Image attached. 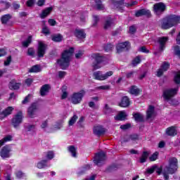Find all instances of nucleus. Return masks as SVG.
<instances>
[{
  "label": "nucleus",
  "instance_id": "1",
  "mask_svg": "<svg viewBox=\"0 0 180 180\" xmlns=\"http://www.w3.org/2000/svg\"><path fill=\"white\" fill-rule=\"evenodd\" d=\"M75 51V48L70 47L69 49H66L62 53L60 58L58 59L56 61L61 70H67V68L70 67L71 57H72V54H74Z\"/></svg>",
  "mask_w": 180,
  "mask_h": 180
},
{
  "label": "nucleus",
  "instance_id": "2",
  "mask_svg": "<svg viewBox=\"0 0 180 180\" xmlns=\"http://www.w3.org/2000/svg\"><path fill=\"white\" fill-rule=\"evenodd\" d=\"M179 23L180 16L170 14L162 19L161 27L164 30H167L171 29V27H174V26H176V25H179Z\"/></svg>",
  "mask_w": 180,
  "mask_h": 180
},
{
  "label": "nucleus",
  "instance_id": "3",
  "mask_svg": "<svg viewBox=\"0 0 180 180\" xmlns=\"http://www.w3.org/2000/svg\"><path fill=\"white\" fill-rule=\"evenodd\" d=\"M91 58L94 60L92 64L94 70H99V68H101L100 64H102V63H105V61L108 60L105 56H102L99 53H92Z\"/></svg>",
  "mask_w": 180,
  "mask_h": 180
},
{
  "label": "nucleus",
  "instance_id": "4",
  "mask_svg": "<svg viewBox=\"0 0 180 180\" xmlns=\"http://www.w3.org/2000/svg\"><path fill=\"white\" fill-rule=\"evenodd\" d=\"M167 173L170 175H173V174L178 171V159L175 157L170 158L169 159V165L165 167Z\"/></svg>",
  "mask_w": 180,
  "mask_h": 180
},
{
  "label": "nucleus",
  "instance_id": "5",
  "mask_svg": "<svg viewBox=\"0 0 180 180\" xmlns=\"http://www.w3.org/2000/svg\"><path fill=\"white\" fill-rule=\"evenodd\" d=\"M86 91L84 89H81L78 92H75L71 96V102L73 105H78L80 102H82V99L85 96Z\"/></svg>",
  "mask_w": 180,
  "mask_h": 180
},
{
  "label": "nucleus",
  "instance_id": "6",
  "mask_svg": "<svg viewBox=\"0 0 180 180\" xmlns=\"http://www.w3.org/2000/svg\"><path fill=\"white\" fill-rule=\"evenodd\" d=\"M23 122V112L18 111L16 115L11 119V124L14 129H18Z\"/></svg>",
  "mask_w": 180,
  "mask_h": 180
},
{
  "label": "nucleus",
  "instance_id": "7",
  "mask_svg": "<svg viewBox=\"0 0 180 180\" xmlns=\"http://www.w3.org/2000/svg\"><path fill=\"white\" fill-rule=\"evenodd\" d=\"M112 75H113L112 71H108L104 75H102L101 71L94 72L93 74L94 79H97V81H105V79H108V77H112Z\"/></svg>",
  "mask_w": 180,
  "mask_h": 180
},
{
  "label": "nucleus",
  "instance_id": "8",
  "mask_svg": "<svg viewBox=\"0 0 180 180\" xmlns=\"http://www.w3.org/2000/svg\"><path fill=\"white\" fill-rule=\"evenodd\" d=\"M106 160V154L103 152H98L95 154L94 162L98 167H101L103 162H105Z\"/></svg>",
  "mask_w": 180,
  "mask_h": 180
},
{
  "label": "nucleus",
  "instance_id": "9",
  "mask_svg": "<svg viewBox=\"0 0 180 180\" xmlns=\"http://www.w3.org/2000/svg\"><path fill=\"white\" fill-rule=\"evenodd\" d=\"M167 9V6L162 2L156 3L153 5V12L155 15H162Z\"/></svg>",
  "mask_w": 180,
  "mask_h": 180
},
{
  "label": "nucleus",
  "instance_id": "10",
  "mask_svg": "<svg viewBox=\"0 0 180 180\" xmlns=\"http://www.w3.org/2000/svg\"><path fill=\"white\" fill-rule=\"evenodd\" d=\"M131 47V45L129 41L120 43L116 46V50L117 54H120V53H123V51H129Z\"/></svg>",
  "mask_w": 180,
  "mask_h": 180
},
{
  "label": "nucleus",
  "instance_id": "11",
  "mask_svg": "<svg viewBox=\"0 0 180 180\" xmlns=\"http://www.w3.org/2000/svg\"><path fill=\"white\" fill-rule=\"evenodd\" d=\"M47 50V44L43 43L42 41H39L38 47L37 50V57L39 58H43L44 54H46V51Z\"/></svg>",
  "mask_w": 180,
  "mask_h": 180
},
{
  "label": "nucleus",
  "instance_id": "12",
  "mask_svg": "<svg viewBox=\"0 0 180 180\" xmlns=\"http://www.w3.org/2000/svg\"><path fill=\"white\" fill-rule=\"evenodd\" d=\"M178 94V89H167L163 91V98L165 101H169Z\"/></svg>",
  "mask_w": 180,
  "mask_h": 180
},
{
  "label": "nucleus",
  "instance_id": "13",
  "mask_svg": "<svg viewBox=\"0 0 180 180\" xmlns=\"http://www.w3.org/2000/svg\"><path fill=\"white\" fill-rule=\"evenodd\" d=\"M11 151H12V148H11V145L4 146L0 151V157H1V158H11Z\"/></svg>",
  "mask_w": 180,
  "mask_h": 180
},
{
  "label": "nucleus",
  "instance_id": "14",
  "mask_svg": "<svg viewBox=\"0 0 180 180\" xmlns=\"http://www.w3.org/2000/svg\"><path fill=\"white\" fill-rule=\"evenodd\" d=\"M37 107H38L37 103L34 102L28 108L27 113V116H29L31 119H33V117H34V115L36 114V112H37V109H38Z\"/></svg>",
  "mask_w": 180,
  "mask_h": 180
},
{
  "label": "nucleus",
  "instance_id": "15",
  "mask_svg": "<svg viewBox=\"0 0 180 180\" xmlns=\"http://www.w3.org/2000/svg\"><path fill=\"white\" fill-rule=\"evenodd\" d=\"M169 40L168 37H160L158 39L160 51H164L167 46V42Z\"/></svg>",
  "mask_w": 180,
  "mask_h": 180
},
{
  "label": "nucleus",
  "instance_id": "16",
  "mask_svg": "<svg viewBox=\"0 0 180 180\" xmlns=\"http://www.w3.org/2000/svg\"><path fill=\"white\" fill-rule=\"evenodd\" d=\"M136 18H140L141 16H146L147 18H151V11L146 8H141L135 12Z\"/></svg>",
  "mask_w": 180,
  "mask_h": 180
},
{
  "label": "nucleus",
  "instance_id": "17",
  "mask_svg": "<svg viewBox=\"0 0 180 180\" xmlns=\"http://www.w3.org/2000/svg\"><path fill=\"white\" fill-rule=\"evenodd\" d=\"M21 85L22 83L16 82V79H13L8 83V89L11 91H18V89H20Z\"/></svg>",
  "mask_w": 180,
  "mask_h": 180
},
{
  "label": "nucleus",
  "instance_id": "18",
  "mask_svg": "<svg viewBox=\"0 0 180 180\" xmlns=\"http://www.w3.org/2000/svg\"><path fill=\"white\" fill-rule=\"evenodd\" d=\"M74 36L79 39V40H82L86 39V33L84 30L75 29L74 31Z\"/></svg>",
  "mask_w": 180,
  "mask_h": 180
},
{
  "label": "nucleus",
  "instance_id": "19",
  "mask_svg": "<svg viewBox=\"0 0 180 180\" xmlns=\"http://www.w3.org/2000/svg\"><path fill=\"white\" fill-rule=\"evenodd\" d=\"M130 105V98L127 96H124L121 98V101L119 103L120 108H129Z\"/></svg>",
  "mask_w": 180,
  "mask_h": 180
},
{
  "label": "nucleus",
  "instance_id": "20",
  "mask_svg": "<svg viewBox=\"0 0 180 180\" xmlns=\"http://www.w3.org/2000/svg\"><path fill=\"white\" fill-rule=\"evenodd\" d=\"M106 131L105 130V128L102 127L101 126H96L94 127L93 129V133L96 136H98V137H101V136H103Z\"/></svg>",
  "mask_w": 180,
  "mask_h": 180
},
{
  "label": "nucleus",
  "instance_id": "21",
  "mask_svg": "<svg viewBox=\"0 0 180 180\" xmlns=\"http://www.w3.org/2000/svg\"><path fill=\"white\" fill-rule=\"evenodd\" d=\"M110 2L115 9L122 10L123 5H124V0H110Z\"/></svg>",
  "mask_w": 180,
  "mask_h": 180
},
{
  "label": "nucleus",
  "instance_id": "22",
  "mask_svg": "<svg viewBox=\"0 0 180 180\" xmlns=\"http://www.w3.org/2000/svg\"><path fill=\"white\" fill-rule=\"evenodd\" d=\"M50 89H51V86L49 84H44L39 91L41 96H46L49 92H50Z\"/></svg>",
  "mask_w": 180,
  "mask_h": 180
},
{
  "label": "nucleus",
  "instance_id": "23",
  "mask_svg": "<svg viewBox=\"0 0 180 180\" xmlns=\"http://www.w3.org/2000/svg\"><path fill=\"white\" fill-rule=\"evenodd\" d=\"M166 134L167 136H171L172 137H174L178 134V131H176V127L174 126H172L166 129Z\"/></svg>",
  "mask_w": 180,
  "mask_h": 180
},
{
  "label": "nucleus",
  "instance_id": "24",
  "mask_svg": "<svg viewBox=\"0 0 180 180\" xmlns=\"http://www.w3.org/2000/svg\"><path fill=\"white\" fill-rule=\"evenodd\" d=\"M112 25H113V18H112L110 16H108L104 22V30H108V29H110V27H112Z\"/></svg>",
  "mask_w": 180,
  "mask_h": 180
},
{
  "label": "nucleus",
  "instance_id": "25",
  "mask_svg": "<svg viewBox=\"0 0 180 180\" xmlns=\"http://www.w3.org/2000/svg\"><path fill=\"white\" fill-rule=\"evenodd\" d=\"M141 92H143V90L137 88V86L136 85L131 86L129 89V94L131 95H134L135 96H139Z\"/></svg>",
  "mask_w": 180,
  "mask_h": 180
},
{
  "label": "nucleus",
  "instance_id": "26",
  "mask_svg": "<svg viewBox=\"0 0 180 180\" xmlns=\"http://www.w3.org/2000/svg\"><path fill=\"white\" fill-rule=\"evenodd\" d=\"M53 12V7H47L44 10L42 11L41 15H40V18L41 19H46L49 15H50Z\"/></svg>",
  "mask_w": 180,
  "mask_h": 180
},
{
  "label": "nucleus",
  "instance_id": "27",
  "mask_svg": "<svg viewBox=\"0 0 180 180\" xmlns=\"http://www.w3.org/2000/svg\"><path fill=\"white\" fill-rule=\"evenodd\" d=\"M13 107L9 106L6 108L5 110L1 111V120L4 119V117H6L9 116V115H12V112H13Z\"/></svg>",
  "mask_w": 180,
  "mask_h": 180
},
{
  "label": "nucleus",
  "instance_id": "28",
  "mask_svg": "<svg viewBox=\"0 0 180 180\" xmlns=\"http://www.w3.org/2000/svg\"><path fill=\"white\" fill-rule=\"evenodd\" d=\"M133 117L136 123H143L144 122V116L139 112H134Z\"/></svg>",
  "mask_w": 180,
  "mask_h": 180
},
{
  "label": "nucleus",
  "instance_id": "29",
  "mask_svg": "<svg viewBox=\"0 0 180 180\" xmlns=\"http://www.w3.org/2000/svg\"><path fill=\"white\" fill-rule=\"evenodd\" d=\"M47 162H49V160H42L37 164V167L39 168V169H43V168H46L47 167H50V165H49Z\"/></svg>",
  "mask_w": 180,
  "mask_h": 180
},
{
  "label": "nucleus",
  "instance_id": "30",
  "mask_svg": "<svg viewBox=\"0 0 180 180\" xmlns=\"http://www.w3.org/2000/svg\"><path fill=\"white\" fill-rule=\"evenodd\" d=\"M51 37L52 41H54L55 43H60V41H63V39H64L61 34H56L51 35Z\"/></svg>",
  "mask_w": 180,
  "mask_h": 180
},
{
  "label": "nucleus",
  "instance_id": "31",
  "mask_svg": "<svg viewBox=\"0 0 180 180\" xmlns=\"http://www.w3.org/2000/svg\"><path fill=\"white\" fill-rule=\"evenodd\" d=\"M148 155H150V153H148V151H143L141 158H139V162L141 164H144V162H146L147 160L148 159Z\"/></svg>",
  "mask_w": 180,
  "mask_h": 180
},
{
  "label": "nucleus",
  "instance_id": "32",
  "mask_svg": "<svg viewBox=\"0 0 180 180\" xmlns=\"http://www.w3.org/2000/svg\"><path fill=\"white\" fill-rule=\"evenodd\" d=\"M117 169H119V165L114 163L105 169V172H113L117 171Z\"/></svg>",
  "mask_w": 180,
  "mask_h": 180
},
{
  "label": "nucleus",
  "instance_id": "33",
  "mask_svg": "<svg viewBox=\"0 0 180 180\" xmlns=\"http://www.w3.org/2000/svg\"><path fill=\"white\" fill-rule=\"evenodd\" d=\"M32 39H33V37L32 35H30L27 39L22 42V46L25 49H27L30 44H32Z\"/></svg>",
  "mask_w": 180,
  "mask_h": 180
},
{
  "label": "nucleus",
  "instance_id": "34",
  "mask_svg": "<svg viewBox=\"0 0 180 180\" xmlns=\"http://www.w3.org/2000/svg\"><path fill=\"white\" fill-rule=\"evenodd\" d=\"M11 19H12V15H11V14H6L1 18V22L2 25H6Z\"/></svg>",
  "mask_w": 180,
  "mask_h": 180
},
{
  "label": "nucleus",
  "instance_id": "35",
  "mask_svg": "<svg viewBox=\"0 0 180 180\" xmlns=\"http://www.w3.org/2000/svg\"><path fill=\"white\" fill-rule=\"evenodd\" d=\"M154 106L149 105V108L146 112V119H151L153 117V115H154Z\"/></svg>",
  "mask_w": 180,
  "mask_h": 180
},
{
  "label": "nucleus",
  "instance_id": "36",
  "mask_svg": "<svg viewBox=\"0 0 180 180\" xmlns=\"http://www.w3.org/2000/svg\"><path fill=\"white\" fill-rule=\"evenodd\" d=\"M126 117H127V115H126V112H120L119 114H117L115 117V120L123 121V120H126Z\"/></svg>",
  "mask_w": 180,
  "mask_h": 180
},
{
  "label": "nucleus",
  "instance_id": "37",
  "mask_svg": "<svg viewBox=\"0 0 180 180\" xmlns=\"http://www.w3.org/2000/svg\"><path fill=\"white\" fill-rule=\"evenodd\" d=\"M68 150L69 153H71L72 157H73L74 158H77V148H75V146H69L68 147Z\"/></svg>",
  "mask_w": 180,
  "mask_h": 180
},
{
  "label": "nucleus",
  "instance_id": "38",
  "mask_svg": "<svg viewBox=\"0 0 180 180\" xmlns=\"http://www.w3.org/2000/svg\"><path fill=\"white\" fill-rule=\"evenodd\" d=\"M8 141H12V136L11 135H7L4 138H3L1 140H0V148L5 144L6 143H8Z\"/></svg>",
  "mask_w": 180,
  "mask_h": 180
},
{
  "label": "nucleus",
  "instance_id": "39",
  "mask_svg": "<svg viewBox=\"0 0 180 180\" xmlns=\"http://www.w3.org/2000/svg\"><path fill=\"white\" fill-rule=\"evenodd\" d=\"M41 72V68L40 67V65H33L30 70L29 72Z\"/></svg>",
  "mask_w": 180,
  "mask_h": 180
},
{
  "label": "nucleus",
  "instance_id": "40",
  "mask_svg": "<svg viewBox=\"0 0 180 180\" xmlns=\"http://www.w3.org/2000/svg\"><path fill=\"white\" fill-rule=\"evenodd\" d=\"M97 11H103L105 6L102 4L101 0H95Z\"/></svg>",
  "mask_w": 180,
  "mask_h": 180
},
{
  "label": "nucleus",
  "instance_id": "41",
  "mask_svg": "<svg viewBox=\"0 0 180 180\" xmlns=\"http://www.w3.org/2000/svg\"><path fill=\"white\" fill-rule=\"evenodd\" d=\"M158 155H160V153H158V151H155L149 157V161H150V162L157 161V160H158Z\"/></svg>",
  "mask_w": 180,
  "mask_h": 180
},
{
  "label": "nucleus",
  "instance_id": "42",
  "mask_svg": "<svg viewBox=\"0 0 180 180\" xmlns=\"http://www.w3.org/2000/svg\"><path fill=\"white\" fill-rule=\"evenodd\" d=\"M61 91L63 92L61 99H67V97L68 96V92H67V86H63Z\"/></svg>",
  "mask_w": 180,
  "mask_h": 180
},
{
  "label": "nucleus",
  "instance_id": "43",
  "mask_svg": "<svg viewBox=\"0 0 180 180\" xmlns=\"http://www.w3.org/2000/svg\"><path fill=\"white\" fill-rule=\"evenodd\" d=\"M88 169H91V165H86L84 167L83 169L81 170L80 172H79L77 173V174L79 175V176H80V175H84V174H85L86 172V171H88Z\"/></svg>",
  "mask_w": 180,
  "mask_h": 180
},
{
  "label": "nucleus",
  "instance_id": "44",
  "mask_svg": "<svg viewBox=\"0 0 180 180\" xmlns=\"http://www.w3.org/2000/svg\"><path fill=\"white\" fill-rule=\"evenodd\" d=\"M77 120H78V116L77 115H74L69 120V122H68L69 126H74V124H75V122H77Z\"/></svg>",
  "mask_w": 180,
  "mask_h": 180
},
{
  "label": "nucleus",
  "instance_id": "45",
  "mask_svg": "<svg viewBox=\"0 0 180 180\" xmlns=\"http://www.w3.org/2000/svg\"><path fill=\"white\" fill-rule=\"evenodd\" d=\"M27 54L30 57H34V55L36 54V51H34V48L33 47L28 48Z\"/></svg>",
  "mask_w": 180,
  "mask_h": 180
},
{
  "label": "nucleus",
  "instance_id": "46",
  "mask_svg": "<svg viewBox=\"0 0 180 180\" xmlns=\"http://www.w3.org/2000/svg\"><path fill=\"white\" fill-rule=\"evenodd\" d=\"M170 64L168 62H164L161 66L160 68L163 70L164 71H168L169 70Z\"/></svg>",
  "mask_w": 180,
  "mask_h": 180
},
{
  "label": "nucleus",
  "instance_id": "47",
  "mask_svg": "<svg viewBox=\"0 0 180 180\" xmlns=\"http://www.w3.org/2000/svg\"><path fill=\"white\" fill-rule=\"evenodd\" d=\"M113 110H112V108L109 106V105L105 104L104 107V113L105 115H109V113H112Z\"/></svg>",
  "mask_w": 180,
  "mask_h": 180
},
{
  "label": "nucleus",
  "instance_id": "48",
  "mask_svg": "<svg viewBox=\"0 0 180 180\" xmlns=\"http://www.w3.org/2000/svg\"><path fill=\"white\" fill-rule=\"evenodd\" d=\"M174 83L176 84L177 85H179L180 84V70L178 71L174 76Z\"/></svg>",
  "mask_w": 180,
  "mask_h": 180
},
{
  "label": "nucleus",
  "instance_id": "49",
  "mask_svg": "<svg viewBox=\"0 0 180 180\" xmlns=\"http://www.w3.org/2000/svg\"><path fill=\"white\" fill-rule=\"evenodd\" d=\"M141 63V58L140 56H136L133 60H132V65L136 66L138 64H140Z\"/></svg>",
  "mask_w": 180,
  "mask_h": 180
},
{
  "label": "nucleus",
  "instance_id": "50",
  "mask_svg": "<svg viewBox=\"0 0 180 180\" xmlns=\"http://www.w3.org/2000/svg\"><path fill=\"white\" fill-rule=\"evenodd\" d=\"M104 50L107 53L109 52V51H112V50H113V44H107L106 45L104 46Z\"/></svg>",
  "mask_w": 180,
  "mask_h": 180
},
{
  "label": "nucleus",
  "instance_id": "51",
  "mask_svg": "<svg viewBox=\"0 0 180 180\" xmlns=\"http://www.w3.org/2000/svg\"><path fill=\"white\" fill-rule=\"evenodd\" d=\"M157 168H158L157 165H153L150 168H148L146 169V172H147V174H154V172H155V169H157Z\"/></svg>",
  "mask_w": 180,
  "mask_h": 180
},
{
  "label": "nucleus",
  "instance_id": "52",
  "mask_svg": "<svg viewBox=\"0 0 180 180\" xmlns=\"http://www.w3.org/2000/svg\"><path fill=\"white\" fill-rule=\"evenodd\" d=\"M174 54L175 56H177L180 58V46L178 45H176L174 47Z\"/></svg>",
  "mask_w": 180,
  "mask_h": 180
},
{
  "label": "nucleus",
  "instance_id": "53",
  "mask_svg": "<svg viewBox=\"0 0 180 180\" xmlns=\"http://www.w3.org/2000/svg\"><path fill=\"white\" fill-rule=\"evenodd\" d=\"M46 158L48 160H53L54 158V152L53 150H49L47 152Z\"/></svg>",
  "mask_w": 180,
  "mask_h": 180
},
{
  "label": "nucleus",
  "instance_id": "54",
  "mask_svg": "<svg viewBox=\"0 0 180 180\" xmlns=\"http://www.w3.org/2000/svg\"><path fill=\"white\" fill-rule=\"evenodd\" d=\"M84 53H85L84 51L79 50L78 53H75V58H77V60L81 58V57L84 56Z\"/></svg>",
  "mask_w": 180,
  "mask_h": 180
},
{
  "label": "nucleus",
  "instance_id": "55",
  "mask_svg": "<svg viewBox=\"0 0 180 180\" xmlns=\"http://www.w3.org/2000/svg\"><path fill=\"white\" fill-rule=\"evenodd\" d=\"M15 176L18 178V179H22V178L25 176V173H23L22 171H18L15 172Z\"/></svg>",
  "mask_w": 180,
  "mask_h": 180
},
{
  "label": "nucleus",
  "instance_id": "56",
  "mask_svg": "<svg viewBox=\"0 0 180 180\" xmlns=\"http://www.w3.org/2000/svg\"><path fill=\"white\" fill-rule=\"evenodd\" d=\"M130 127H131V124L127 123L125 124L121 125L120 129H121L122 130H127V129H130Z\"/></svg>",
  "mask_w": 180,
  "mask_h": 180
},
{
  "label": "nucleus",
  "instance_id": "57",
  "mask_svg": "<svg viewBox=\"0 0 180 180\" xmlns=\"http://www.w3.org/2000/svg\"><path fill=\"white\" fill-rule=\"evenodd\" d=\"M93 18H94L93 27H95V26H97L98 22H99V15H93Z\"/></svg>",
  "mask_w": 180,
  "mask_h": 180
},
{
  "label": "nucleus",
  "instance_id": "58",
  "mask_svg": "<svg viewBox=\"0 0 180 180\" xmlns=\"http://www.w3.org/2000/svg\"><path fill=\"white\" fill-rule=\"evenodd\" d=\"M42 33H43V34H45L46 36H47L48 34H50V30L49 29V27L47 26H44L42 28Z\"/></svg>",
  "mask_w": 180,
  "mask_h": 180
},
{
  "label": "nucleus",
  "instance_id": "59",
  "mask_svg": "<svg viewBox=\"0 0 180 180\" xmlns=\"http://www.w3.org/2000/svg\"><path fill=\"white\" fill-rule=\"evenodd\" d=\"M129 139L132 141H136V140H139V134H131L129 135Z\"/></svg>",
  "mask_w": 180,
  "mask_h": 180
},
{
  "label": "nucleus",
  "instance_id": "60",
  "mask_svg": "<svg viewBox=\"0 0 180 180\" xmlns=\"http://www.w3.org/2000/svg\"><path fill=\"white\" fill-rule=\"evenodd\" d=\"M25 84H27V86H31L32 84H33V79L27 78L25 80Z\"/></svg>",
  "mask_w": 180,
  "mask_h": 180
},
{
  "label": "nucleus",
  "instance_id": "61",
  "mask_svg": "<svg viewBox=\"0 0 180 180\" xmlns=\"http://www.w3.org/2000/svg\"><path fill=\"white\" fill-rule=\"evenodd\" d=\"M34 1L36 0H27L26 2V5L28 8H32L34 5Z\"/></svg>",
  "mask_w": 180,
  "mask_h": 180
},
{
  "label": "nucleus",
  "instance_id": "62",
  "mask_svg": "<svg viewBox=\"0 0 180 180\" xmlns=\"http://www.w3.org/2000/svg\"><path fill=\"white\" fill-rule=\"evenodd\" d=\"M157 77H158V78L162 77V75H164V70L160 68L157 71Z\"/></svg>",
  "mask_w": 180,
  "mask_h": 180
},
{
  "label": "nucleus",
  "instance_id": "63",
  "mask_svg": "<svg viewBox=\"0 0 180 180\" xmlns=\"http://www.w3.org/2000/svg\"><path fill=\"white\" fill-rule=\"evenodd\" d=\"M136 32H137V29L136 28V26L131 25L129 27V33H131V34H134Z\"/></svg>",
  "mask_w": 180,
  "mask_h": 180
},
{
  "label": "nucleus",
  "instance_id": "64",
  "mask_svg": "<svg viewBox=\"0 0 180 180\" xmlns=\"http://www.w3.org/2000/svg\"><path fill=\"white\" fill-rule=\"evenodd\" d=\"M48 23L50 25V26H56L57 25V21L56 20L50 18L48 20Z\"/></svg>",
  "mask_w": 180,
  "mask_h": 180
}]
</instances>
